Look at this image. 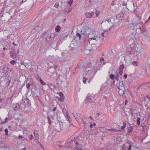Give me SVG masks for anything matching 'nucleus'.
<instances>
[{"label":"nucleus","instance_id":"21","mask_svg":"<svg viewBox=\"0 0 150 150\" xmlns=\"http://www.w3.org/2000/svg\"><path fill=\"white\" fill-rule=\"evenodd\" d=\"M34 136L35 138H37L38 137V132L36 130H35L34 132Z\"/></svg>","mask_w":150,"mask_h":150},{"label":"nucleus","instance_id":"62","mask_svg":"<svg viewBox=\"0 0 150 150\" xmlns=\"http://www.w3.org/2000/svg\"><path fill=\"white\" fill-rule=\"evenodd\" d=\"M79 148L77 146H76L75 149V150H79Z\"/></svg>","mask_w":150,"mask_h":150},{"label":"nucleus","instance_id":"44","mask_svg":"<svg viewBox=\"0 0 150 150\" xmlns=\"http://www.w3.org/2000/svg\"><path fill=\"white\" fill-rule=\"evenodd\" d=\"M33 135L32 134H31L29 137V139L30 140H32L33 139Z\"/></svg>","mask_w":150,"mask_h":150},{"label":"nucleus","instance_id":"48","mask_svg":"<svg viewBox=\"0 0 150 150\" xmlns=\"http://www.w3.org/2000/svg\"><path fill=\"white\" fill-rule=\"evenodd\" d=\"M62 53L63 54V56H64L65 55L67 54L66 51H63L62 52Z\"/></svg>","mask_w":150,"mask_h":150},{"label":"nucleus","instance_id":"40","mask_svg":"<svg viewBox=\"0 0 150 150\" xmlns=\"http://www.w3.org/2000/svg\"><path fill=\"white\" fill-rule=\"evenodd\" d=\"M54 6L56 8H58L59 6V4L58 2H56L54 5Z\"/></svg>","mask_w":150,"mask_h":150},{"label":"nucleus","instance_id":"13","mask_svg":"<svg viewBox=\"0 0 150 150\" xmlns=\"http://www.w3.org/2000/svg\"><path fill=\"white\" fill-rule=\"evenodd\" d=\"M10 54L11 57L13 59L16 58V52H14L12 51H11L10 52Z\"/></svg>","mask_w":150,"mask_h":150},{"label":"nucleus","instance_id":"34","mask_svg":"<svg viewBox=\"0 0 150 150\" xmlns=\"http://www.w3.org/2000/svg\"><path fill=\"white\" fill-rule=\"evenodd\" d=\"M31 86V84L30 83H29L26 85V87L27 89L29 88Z\"/></svg>","mask_w":150,"mask_h":150},{"label":"nucleus","instance_id":"32","mask_svg":"<svg viewBox=\"0 0 150 150\" xmlns=\"http://www.w3.org/2000/svg\"><path fill=\"white\" fill-rule=\"evenodd\" d=\"M124 68V66L123 64L121 65L119 67V69H122Z\"/></svg>","mask_w":150,"mask_h":150},{"label":"nucleus","instance_id":"56","mask_svg":"<svg viewBox=\"0 0 150 150\" xmlns=\"http://www.w3.org/2000/svg\"><path fill=\"white\" fill-rule=\"evenodd\" d=\"M117 75L116 76L115 78H119V74L118 73H117Z\"/></svg>","mask_w":150,"mask_h":150},{"label":"nucleus","instance_id":"64","mask_svg":"<svg viewBox=\"0 0 150 150\" xmlns=\"http://www.w3.org/2000/svg\"><path fill=\"white\" fill-rule=\"evenodd\" d=\"M146 97L147 98H148L149 99V100H150V97L149 96L147 95L146 96Z\"/></svg>","mask_w":150,"mask_h":150},{"label":"nucleus","instance_id":"7","mask_svg":"<svg viewBox=\"0 0 150 150\" xmlns=\"http://www.w3.org/2000/svg\"><path fill=\"white\" fill-rule=\"evenodd\" d=\"M94 100V98L92 97L91 98L90 96H88L86 99L85 102L86 103H93Z\"/></svg>","mask_w":150,"mask_h":150},{"label":"nucleus","instance_id":"3","mask_svg":"<svg viewBox=\"0 0 150 150\" xmlns=\"http://www.w3.org/2000/svg\"><path fill=\"white\" fill-rule=\"evenodd\" d=\"M74 117L79 124H82V122L84 123V122L83 120V116L82 115L79 113H76L74 115Z\"/></svg>","mask_w":150,"mask_h":150},{"label":"nucleus","instance_id":"9","mask_svg":"<svg viewBox=\"0 0 150 150\" xmlns=\"http://www.w3.org/2000/svg\"><path fill=\"white\" fill-rule=\"evenodd\" d=\"M118 88L119 89L120 92L121 91H122V93H120V95L121 96H123L124 94V92L125 90L124 86L121 87H118Z\"/></svg>","mask_w":150,"mask_h":150},{"label":"nucleus","instance_id":"57","mask_svg":"<svg viewBox=\"0 0 150 150\" xmlns=\"http://www.w3.org/2000/svg\"><path fill=\"white\" fill-rule=\"evenodd\" d=\"M47 48H45V49L44 52V53H47Z\"/></svg>","mask_w":150,"mask_h":150},{"label":"nucleus","instance_id":"53","mask_svg":"<svg viewBox=\"0 0 150 150\" xmlns=\"http://www.w3.org/2000/svg\"><path fill=\"white\" fill-rule=\"evenodd\" d=\"M59 95L60 97H61V96H63V94L62 92H60L59 93Z\"/></svg>","mask_w":150,"mask_h":150},{"label":"nucleus","instance_id":"60","mask_svg":"<svg viewBox=\"0 0 150 150\" xmlns=\"http://www.w3.org/2000/svg\"><path fill=\"white\" fill-rule=\"evenodd\" d=\"M127 74H125L124 75V77L126 79V78H127Z\"/></svg>","mask_w":150,"mask_h":150},{"label":"nucleus","instance_id":"33","mask_svg":"<svg viewBox=\"0 0 150 150\" xmlns=\"http://www.w3.org/2000/svg\"><path fill=\"white\" fill-rule=\"evenodd\" d=\"M47 119H48V122L49 123V124H51V120L50 119V117L49 116H48L47 117Z\"/></svg>","mask_w":150,"mask_h":150},{"label":"nucleus","instance_id":"54","mask_svg":"<svg viewBox=\"0 0 150 150\" xmlns=\"http://www.w3.org/2000/svg\"><path fill=\"white\" fill-rule=\"evenodd\" d=\"M137 9V8H136L135 9H134V13L135 14H136L137 13H138V12L136 11V10Z\"/></svg>","mask_w":150,"mask_h":150},{"label":"nucleus","instance_id":"20","mask_svg":"<svg viewBox=\"0 0 150 150\" xmlns=\"http://www.w3.org/2000/svg\"><path fill=\"white\" fill-rule=\"evenodd\" d=\"M77 139V137L76 138L75 137L74 138V139L71 140V142H74V143L78 145L79 144V143L77 141L75 140V139Z\"/></svg>","mask_w":150,"mask_h":150},{"label":"nucleus","instance_id":"6","mask_svg":"<svg viewBox=\"0 0 150 150\" xmlns=\"http://www.w3.org/2000/svg\"><path fill=\"white\" fill-rule=\"evenodd\" d=\"M94 14L95 12L94 11L91 12H87L85 13V15L87 18H91L93 17Z\"/></svg>","mask_w":150,"mask_h":150},{"label":"nucleus","instance_id":"46","mask_svg":"<svg viewBox=\"0 0 150 150\" xmlns=\"http://www.w3.org/2000/svg\"><path fill=\"white\" fill-rule=\"evenodd\" d=\"M25 85V83H24L23 85H22L21 88H19L20 91H21L22 90V88Z\"/></svg>","mask_w":150,"mask_h":150},{"label":"nucleus","instance_id":"55","mask_svg":"<svg viewBox=\"0 0 150 150\" xmlns=\"http://www.w3.org/2000/svg\"><path fill=\"white\" fill-rule=\"evenodd\" d=\"M23 137L22 136L20 135H19L18 138L19 139L22 138Z\"/></svg>","mask_w":150,"mask_h":150},{"label":"nucleus","instance_id":"15","mask_svg":"<svg viewBox=\"0 0 150 150\" xmlns=\"http://www.w3.org/2000/svg\"><path fill=\"white\" fill-rule=\"evenodd\" d=\"M55 31H56V32H59L61 30L60 26L59 25H58L55 28Z\"/></svg>","mask_w":150,"mask_h":150},{"label":"nucleus","instance_id":"35","mask_svg":"<svg viewBox=\"0 0 150 150\" xmlns=\"http://www.w3.org/2000/svg\"><path fill=\"white\" fill-rule=\"evenodd\" d=\"M115 81L113 80L112 83H111V86L112 88H114V86H115Z\"/></svg>","mask_w":150,"mask_h":150},{"label":"nucleus","instance_id":"17","mask_svg":"<svg viewBox=\"0 0 150 150\" xmlns=\"http://www.w3.org/2000/svg\"><path fill=\"white\" fill-rule=\"evenodd\" d=\"M110 131H113L114 132H116L117 131H120V130H118L116 128H111L110 129Z\"/></svg>","mask_w":150,"mask_h":150},{"label":"nucleus","instance_id":"24","mask_svg":"<svg viewBox=\"0 0 150 150\" xmlns=\"http://www.w3.org/2000/svg\"><path fill=\"white\" fill-rule=\"evenodd\" d=\"M109 77L110 78V79H111L114 80L115 78V76L114 74H112L110 75Z\"/></svg>","mask_w":150,"mask_h":150},{"label":"nucleus","instance_id":"30","mask_svg":"<svg viewBox=\"0 0 150 150\" xmlns=\"http://www.w3.org/2000/svg\"><path fill=\"white\" fill-rule=\"evenodd\" d=\"M88 79V78H86V77L85 76H84L83 78V82L84 83H86V80Z\"/></svg>","mask_w":150,"mask_h":150},{"label":"nucleus","instance_id":"37","mask_svg":"<svg viewBox=\"0 0 150 150\" xmlns=\"http://www.w3.org/2000/svg\"><path fill=\"white\" fill-rule=\"evenodd\" d=\"M4 131L5 132V134L6 135H8V130L7 128H6L4 130Z\"/></svg>","mask_w":150,"mask_h":150},{"label":"nucleus","instance_id":"38","mask_svg":"<svg viewBox=\"0 0 150 150\" xmlns=\"http://www.w3.org/2000/svg\"><path fill=\"white\" fill-rule=\"evenodd\" d=\"M119 72L120 74V75H122V74L123 70L122 69H119Z\"/></svg>","mask_w":150,"mask_h":150},{"label":"nucleus","instance_id":"2","mask_svg":"<svg viewBox=\"0 0 150 150\" xmlns=\"http://www.w3.org/2000/svg\"><path fill=\"white\" fill-rule=\"evenodd\" d=\"M102 40V39L99 37H94L89 38L88 41L91 45H95L96 46V48L97 49L101 45Z\"/></svg>","mask_w":150,"mask_h":150},{"label":"nucleus","instance_id":"1","mask_svg":"<svg viewBox=\"0 0 150 150\" xmlns=\"http://www.w3.org/2000/svg\"><path fill=\"white\" fill-rule=\"evenodd\" d=\"M70 124L68 122H59V124H56V129L58 132L62 131L63 133L67 132L69 129Z\"/></svg>","mask_w":150,"mask_h":150},{"label":"nucleus","instance_id":"41","mask_svg":"<svg viewBox=\"0 0 150 150\" xmlns=\"http://www.w3.org/2000/svg\"><path fill=\"white\" fill-rule=\"evenodd\" d=\"M137 62L136 61H133L132 62V64H133L134 66H137Z\"/></svg>","mask_w":150,"mask_h":150},{"label":"nucleus","instance_id":"61","mask_svg":"<svg viewBox=\"0 0 150 150\" xmlns=\"http://www.w3.org/2000/svg\"><path fill=\"white\" fill-rule=\"evenodd\" d=\"M115 4V2H114V1H112L111 3V4L112 6H114Z\"/></svg>","mask_w":150,"mask_h":150},{"label":"nucleus","instance_id":"16","mask_svg":"<svg viewBox=\"0 0 150 150\" xmlns=\"http://www.w3.org/2000/svg\"><path fill=\"white\" fill-rule=\"evenodd\" d=\"M82 33H83L82 32V31H80V34L79 33H77L76 34V36H77L79 37V40H80L81 39V35L82 34Z\"/></svg>","mask_w":150,"mask_h":150},{"label":"nucleus","instance_id":"59","mask_svg":"<svg viewBox=\"0 0 150 150\" xmlns=\"http://www.w3.org/2000/svg\"><path fill=\"white\" fill-rule=\"evenodd\" d=\"M33 95L35 96V97H39V96H38V95L35 94V92H33Z\"/></svg>","mask_w":150,"mask_h":150},{"label":"nucleus","instance_id":"42","mask_svg":"<svg viewBox=\"0 0 150 150\" xmlns=\"http://www.w3.org/2000/svg\"><path fill=\"white\" fill-rule=\"evenodd\" d=\"M51 38L52 37L51 36H50L49 37H47L46 39V40L47 41H49L50 40V39H51Z\"/></svg>","mask_w":150,"mask_h":150},{"label":"nucleus","instance_id":"39","mask_svg":"<svg viewBox=\"0 0 150 150\" xmlns=\"http://www.w3.org/2000/svg\"><path fill=\"white\" fill-rule=\"evenodd\" d=\"M27 0H22V1H21L18 4L19 5H21L22 3H23V2H25Z\"/></svg>","mask_w":150,"mask_h":150},{"label":"nucleus","instance_id":"52","mask_svg":"<svg viewBox=\"0 0 150 150\" xmlns=\"http://www.w3.org/2000/svg\"><path fill=\"white\" fill-rule=\"evenodd\" d=\"M104 61V58L102 57H101L100 59V61L102 62V61Z\"/></svg>","mask_w":150,"mask_h":150},{"label":"nucleus","instance_id":"27","mask_svg":"<svg viewBox=\"0 0 150 150\" xmlns=\"http://www.w3.org/2000/svg\"><path fill=\"white\" fill-rule=\"evenodd\" d=\"M123 15L122 13H120L117 16V18H120L121 17H122Z\"/></svg>","mask_w":150,"mask_h":150},{"label":"nucleus","instance_id":"58","mask_svg":"<svg viewBox=\"0 0 150 150\" xmlns=\"http://www.w3.org/2000/svg\"><path fill=\"white\" fill-rule=\"evenodd\" d=\"M70 119V118L69 117H68V118H67V120L68 121L67 122H68L69 123V124L70 123V121L69 120Z\"/></svg>","mask_w":150,"mask_h":150},{"label":"nucleus","instance_id":"10","mask_svg":"<svg viewBox=\"0 0 150 150\" xmlns=\"http://www.w3.org/2000/svg\"><path fill=\"white\" fill-rule=\"evenodd\" d=\"M13 108L14 110L16 111L18 110L20 108L19 105L18 103H16L13 105Z\"/></svg>","mask_w":150,"mask_h":150},{"label":"nucleus","instance_id":"29","mask_svg":"<svg viewBox=\"0 0 150 150\" xmlns=\"http://www.w3.org/2000/svg\"><path fill=\"white\" fill-rule=\"evenodd\" d=\"M137 124L138 125H140V119L139 117L137 118Z\"/></svg>","mask_w":150,"mask_h":150},{"label":"nucleus","instance_id":"5","mask_svg":"<svg viewBox=\"0 0 150 150\" xmlns=\"http://www.w3.org/2000/svg\"><path fill=\"white\" fill-rule=\"evenodd\" d=\"M135 48L134 47H131L129 48L128 50V54L131 55L135 54Z\"/></svg>","mask_w":150,"mask_h":150},{"label":"nucleus","instance_id":"11","mask_svg":"<svg viewBox=\"0 0 150 150\" xmlns=\"http://www.w3.org/2000/svg\"><path fill=\"white\" fill-rule=\"evenodd\" d=\"M37 79L38 80L39 79L42 85H46V83L42 79L41 77H40L38 75L37 76Z\"/></svg>","mask_w":150,"mask_h":150},{"label":"nucleus","instance_id":"51","mask_svg":"<svg viewBox=\"0 0 150 150\" xmlns=\"http://www.w3.org/2000/svg\"><path fill=\"white\" fill-rule=\"evenodd\" d=\"M122 5L123 6H126V9L129 10L128 8H127V3H124L122 4Z\"/></svg>","mask_w":150,"mask_h":150},{"label":"nucleus","instance_id":"26","mask_svg":"<svg viewBox=\"0 0 150 150\" xmlns=\"http://www.w3.org/2000/svg\"><path fill=\"white\" fill-rule=\"evenodd\" d=\"M126 123L124 122H123V126L121 127V128L122 129H123L125 128L126 126Z\"/></svg>","mask_w":150,"mask_h":150},{"label":"nucleus","instance_id":"8","mask_svg":"<svg viewBox=\"0 0 150 150\" xmlns=\"http://www.w3.org/2000/svg\"><path fill=\"white\" fill-rule=\"evenodd\" d=\"M145 67L147 69L150 70V59H148L147 60V63L146 64Z\"/></svg>","mask_w":150,"mask_h":150},{"label":"nucleus","instance_id":"50","mask_svg":"<svg viewBox=\"0 0 150 150\" xmlns=\"http://www.w3.org/2000/svg\"><path fill=\"white\" fill-rule=\"evenodd\" d=\"M131 146H132V145L130 144L129 146V147L128 148V150L126 149V150H131Z\"/></svg>","mask_w":150,"mask_h":150},{"label":"nucleus","instance_id":"47","mask_svg":"<svg viewBox=\"0 0 150 150\" xmlns=\"http://www.w3.org/2000/svg\"><path fill=\"white\" fill-rule=\"evenodd\" d=\"M73 0H70V1H69L68 2V3L69 4H70V5H71L72 3V2H73Z\"/></svg>","mask_w":150,"mask_h":150},{"label":"nucleus","instance_id":"36","mask_svg":"<svg viewBox=\"0 0 150 150\" xmlns=\"http://www.w3.org/2000/svg\"><path fill=\"white\" fill-rule=\"evenodd\" d=\"M8 118H6L5 119V121H4L3 122H2L1 123V124H3L4 123H6L8 122Z\"/></svg>","mask_w":150,"mask_h":150},{"label":"nucleus","instance_id":"14","mask_svg":"<svg viewBox=\"0 0 150 150\" xmlns=\"http://www.w3.org/2000/svg\"><path fill=\"white\" fill-rule=\"evenodd\" d=\"M9 69V68L6 65H4L3 69V70L4 71V73L7 72L8 71Z\"/></svg>","mask_w":150,"mask_h":150},{"label":"nucleus","instance_id":"19","mask_svg":"<svg viewBox=\"0 0 150 150\" xmlns=\"http://www.w3.org/2000/svg\"><path fill=\"white\" fill-rule=\"evenodd\" d=\"M48 86H49L51 90H54V88L55 86L54 85L50 84L49 85V84H48Z\"/></svg>","mask_w":150,"mask_h":150},{"label":"nucleus","instance_id":"49","mask_svg":"<svg viewBox=\"0 0 150 150\" xmlns=\"http://www.w3.org/2000/svg\"><path fill=\"white\" fill-rule=\"evenodd\" d=\"M133 110L132 112H133L134 113L136 114V116H138V113H137L135 112L136 110L135 109H134Z\"/></svg>","mask_w":150,"mask_h":150},{"label":"nucleus","instance_id":"63","mask_svg":"<svg viewBox=\"0 0 150 150\" xmlns=\"http://www.w3.org/2000/svg\"><path fill=\"white\" fill-rule=\"evenodd\" d=\"M56 109H57V107H54V108L52 110H53V111H55L56 110Z\"/></svg>","mask_w":150,"mask_h":150},{"label":"nucleus","instance_id":"45","mask_svg":"<svg viewBox=\"0 0 150 150\" xmlns=\"http://www.w3.org/2000/svg\"><path fill=\"white\" fill-rule=\"evenodd\" d=\"M129 112H130L131 113V114L132 116L133 115V110H132L131 109H129Z\"/></svg>","mask_w":150,"mask_h":150},{"label":"nucleus","instance_id":"43","mask_svg":"<svg viewBox=\"0 0 150 150\" xmlns=\"http://www.w3.org/2000/svg\"><path fill=\"white\" fill-rule=\"evenodd\" d=\"M100 12V11H99L98 12H97V10L96 11V12H95V13L96 15V17H97L98 16Z\"/></svg>","mask_w":150,"mask_h":150},{"label":"nucleus","instance_id":"22","mask_svg":"<svg viewBox=\"0 0 150 150\" xmlns=\"http://www.w3.org/2000/svg\"><path fill=\"white\" fill-rule=\"evenodd\" d=\"M62 112L64 114H66V115H68L67 110H66L65 108H64L63 109Z\"/></svg>","mask_w":150,"mask_h":150},{"label":"nucleus","instance_id":"12","mask_svg":"<svg viewBox=\"0 0 150 150\" xmlns=\"http://www.w3.org/2000/svg\"><path fill=\"white\" fill-rule=\"evenodd\" d=\"M24 103L25 104H27L28 106L29 107L31 105V103L30 102V100L27 98H26V99L24 101Z\"/></svg>","mask_w":150,"mask_h":150},{"label":"nucleus","instance_id":"25","mask_svg":"<svg viewBox=\"0 0 150 150\" xmlns=\"http://www.w3.org/2000/svg\"><path fill=\"white\" fill-rule=\"evenodd\" d=\"M119 86H117V87L118 88V87H122V86H124V84H123V83L122 81H121L119 83Z\"/></svg>","mask_w":150,"mask_h":150},{"label":"nucleus","instance_id":"28","mask_svg":"<svg viewBox=\"0 0 150 150\" xmlns=\"http://www.w3.org/2000/svg\"><path fill=\"white\" fill-rule=\"evenodd\" d=\"M141 32L145 36H146V35H147V30H146L145 31H141Z\"/></svg>","mask_w":150,"mask_h":150},{"label":"nucleus","instance_id":"18","mask_svg":"<svg viewBox=\"0 0 150 150\" xmlns=\"http://www.w3.org/2000/svg\"><path fill=\"white\" fill-rule=\"evenodd\" d=\"M10 13H8V12H7L6 13V14H4V15H2L1 16V17H4V16H8V17H11V18L12 16H10Z\"/></svg>","mask_w":150,"mask_h":150},{"label":"nucleus","instance_id":"31","mask_svg":"<svg viewBox=\"0 0 150 150\" xmlns=\"http://www.w3.org/2000/svg\"><path fill=\"white\" fill-rule=\"evenodd\" d=\"M64 96L63 95V96H61V97H60V98H59V100L61 101H63V100L64 99Z\"/></svg>","mask_w":150,"mask_h":150},{"label":"nucleus","instance_id":"23","mask_svg":"<svg viewBox=\"0 0 150 150\" xmlns=\"http://www.w3.org/2000/svg\"><path fill=\"white\" fill-rule=\"evenodd\" d=\"M10 63L12 65H14L16 64V62L14 60H12L10 62Z\"/></svg>","mask_w":150,"mask_h":150},{"label":"nucleus","instance_id":"4","mask_svg":"<svg viewBox=\"0 0 150 150\" xmlns=\"http://www.w3.org/2000/svg\"><path fill=\"white\" fill-rule=\"evenodd\" d=\"M86 71H88V73L90 74L89 76H90V77L92 78L96 74L97 71V69H95L92 70H89V68H88L86 69Z\"/></svg>","mask_w":150,"mask_h":150}]
</instances>
